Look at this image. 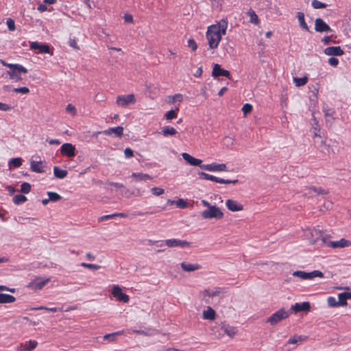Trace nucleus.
I'll list each match as a JSON object with an SVG mask.
<instances>
[{"mask_svg": "<svg viewBox=\"0 0 351 351\" xmlns=\"http://www.w3.org/2000/svg\"><path fill=\"white\" fill-rule=\"evenodd\" d=\"M112 295L116 298L119 301L127 303L129 302V296L123 293L121 287L118 285H113L112 288Z\"/></svg>", "mask_w": 351, "mask_h": 351, "instance_id": "obj_9", "label": "nucleus"}, {"mask_svg": "<svg viewBox=\"0 0 351 351\" xmlns=\"http://www.w3.org/2000/svg\"><path fill=\"white\" fill-rule=\"evenodd\" d=\"M306 280H311L314 278H323L324 274L319 270H314L311 272H306Z\"/></svg>", "mask_w": 351, "mask_h": 351, "instance_id": "obj_30", "label": "nucleus"}, {"mask_svg": "<svg viewBox=\"0 0 351 351\" xmlns=\"http://www.w3.org/2000/svg\"><path fill=\"white\" fill-rule=\"evenodd\" d=\"M47 195L49 198V200L53 202H58L62 199V197L55 192H47Z\"/></svg>", "mask_w": 351, "mask_h": 351, "instance_id": "obj_40", "label": "nucleus"}, {"mask_svg": "<svg viewBox=\"0 0 351 351\" xmlns=\"http://www.w3.org/2000/svg\"><path fill=\"white\" fill-rule=\"evenodd\" d=\"M42 161L36 162L34 160H32L30 162V168L31 170L34 172L36 173H43L44 172L43 167L42 166Z\"/></svg>", "mask_w": 351, "mask_h": 351, "instance_id": "obj_25", "label": "nucleus"}, {"mask_svg": "<svg viewBox=\"0 0 351 351\" xmlns=\"http://www.w3.org/2000/svg\"><path fill=\"white\" fill-rule=\"evenodd\" d=\"M247 14L250 18V23L255 24V25H258L259 23L258 17L257 14H256V12L253 10L250 9L248 10V12H247Z\"/></svg>", "mask_w": 351, "mask_h": 351, "instance_id": "obj_32", "label": "nucleus"}, {"mask_svg": "<svg viewBox=\"0 0 351 351\" xmlns=\"http://www.w3.org/2000/svg\"><path fill=\"white\" fill-rule=\"evenodd\" d=\"M324 53L326 56H341L344 54V51L340 46L326 47L324 49Z\"/></svg>", "mask_w": 351, "mask_h": 351, "instance_id": "obj_16", "label": "nucleus"}, {"mask_svg": "<svg viewBox=\"0 0 351 351\" xmlns=\"http://www.w3.org/2000/svg\"><path fill=\"white\" fill-rule=\"evenodd\" d=\"M15 298L11 295L0 293V304L12 303L15 302Z\"/></svg>", "mask_w": 351, "mask_h": 351, "instance_id": "obj_27", "label": "nucleus"}, {"mask_svg": "<svg viewBox=\"0 0 351 351\" xmlns=\"http://www.w3.org/2000/svg\"><path fill=\"white\" fill-rule=\"evenodd\" d=\"M315 30L317 32H332L330 26L326 24L324 21L320 18H317L315 21Z\"/></svg>", "mask_w": 351, "mask_h": 351, "instance_id": "obj_14", "label": "nucleus"}, {"mask_svg": "<svg viewBox=\"0 0 351 351\" xmlns=\"http://www.w3.org/2000/svg\"><path fill=\"white\" fill-rule=\"evenodd\" d=\"M60 153L69 158L74 157L75 156V147L71 143H64L60 148Z\"/></svg>", "mask_w": 351, "mask_h": 351, "instance_id": "obj_11", "label": "nucleus"}, {"mask_svg": "<svg viewBox=\"0 0 351 351\" xmlns=\"http://www.w3.org/2000/svg\"><path fill=\"white\" fill-rule=\"evenodd\" d=\"M69 43V45L71 47H73V48H74L75 49H80L78 45H77V42H76V40L75 39L70 40Z\"/></svg>", "mask_w": 351, "mask_h": 351, "instance_id": "obj_64", "label": "nucleus"}, {"mask_svg": "<svg viewBox=\"0 0 351 351\" xmlns=\"http://www.w3.org/2000/svg\"><path fill=\"white\" fill-rule=\"evenodd\" d=\"M309 190L317 193L318 195H327L328 193L327 190L321 187L312 186L309 188Z\"/></svg>", "mask_w": 351, "mask_h": 351, "instance_id": "obj_43", "label": "nucleus"}, {"mask_svg": "<svg viewBox=\"0 0 351 351\" xmlns=\"http://www.w3.org/2000/svg\"><path fill=\"white\" fill-rule=\"evenodd\" d=\"M326 121L329 123L330 125L332 124V117L328 112L325 111Z\"/></svg>", "mask_w": 351, "mask_h": 351, "instance_id": "obj_62", "label": "nucleus"}, {"mask_svg": "<svg viewBox=\"0 0 351 351\" xmlns=\"http://www.w3.org/2000/svg\"><path fill=\"white\" fill-rule=\"evenodd\" d=\"M202 317L204 319L213 321L216 318V312L212 307L207 306L202 313Z\"/></svg>", "mask_w": 351, "mask_h": 351, "instance_id": "obj_22", "label": "nucleus"}, {"mask_svg": "<svg viewBox=\"0 0 351 351\" xmlns=\"http://www.w3.org/2000/svg\"><path fill=\"white\" fill-rule=\"evenodd\" d=\"M27 201V197L23 195H16L13 197V202L19 205Z\"/></svg>", "mask_w": 351, "mask_h": 351, "instance_id": "obj_39", "label": "nucleus"}, {"mask_svg": "<svg viewBox=\"0 0 351 351\" xmlns=\"http://www.w3.org/2000/svg\"><path fill=\"white\" fill-rule=\"evenodd\" d=\"M22 193H29L31 191V185L28 182H23L22 184H21V190H20Z\"/></svg>", "mask_w": 351, "mask_h": 351, "instance_id": "obj_45", "label": "nucleus"}, {"mask_svg": "<svg viewBox=\"0 0 351 351\" xmlns=\"http://www.w3.org/2000/svg\"><path fill=\"white\" fill-rule=\"evenodd\" d=\"M182 156L183 159L190 165L192 166H197L200 169H202V167L204 165H202V160L198 158H195L193 156H191L188 153H182Z\"/></svg>", "mask_w": 351, "mask_h": 351, "instance_id": "obj_15", "label": "nucleus"}, {"mask_svg": "<svg viewBox=\"0 0 351 351\" xmlns=\"http://www.w3.org/2000/svg\"><path fill=\"white\" fill-rule=\"evenodd\" d=\"M131 177L133 178L136 182L152 179L149 175L142 173H132Z\"/></svg>", "mask_w": 351, "mask_h": 351, "instance_id": "obj_26", "label": "nucleus"}, {"mask_svg": "<svg viewBox=\"0 0 351 351\" xmlns=\"http://www.w3.org/2000/svg\"><path fill=\"white\" fill-rule=\"evenodd\" d=\"M202 169L208 171H227L226 165L224 163L216 164L211 163L208 165H204L202 167Z\"/></svg>", "mask_w": 351, "mask_h": 351, "instance_id": "obj_13", "label": "nucleus"}, {"mask_svg": "<svg viewBox=\"0 0 351 351\" xmlns=\"http://www.w3.org/2000/svg\"><path fill=\"white\" fill-rule=\"evenodd\" d=\"M293 82L297 87L304 86L308 82V77L304 76L303 77H293Z\"/></svg>", "mask_w": 351, "mask_h": 351, "instance_id": "obj_35", "label": "nucleus"}, {"mask_svg": "<svg viewBox=\"0 0 351 351\" xmlns=\"http://www.w3.org/2000/svg\"><path fill=\"white\" fill-rule=\"evenodd\" d=\"M176 116H177L176 110H170L165 114V117L167 120H171V119L176 118Z\"/></svg>", "mask_w": 351, "mask_h": 351, "instance_id": "obj_46", "label": "nucleus"}, {"mask_svg": "<svg viewBox=\"0 0 351 351\" xmlns=\"http://www.w3.org/2000/svg\"><path fill=\"white\" fill-rule=\"evenodd\" d=\"M151 191L156 196L161 195L165 193L164 189L159 187H153L151 189Z\"/></svg>", "mask_w": 351, "mask_h": 351, "instance_id": "obj_49", "label": "nucleus"}, {"mask_svg": "<svg viewBox=\"0 0 351 351\" xmlns=\"http://www.w3.org/2000/svg\"><path fill=\"white\" fill-rule=\"evenodd\" d=\"M307 339V337L306 336H297V335H294L293 337H291L287 341V343L289 344H296L299 341H304L305 339Z\"/></svg>", "mask_w": 351, "mask_h": 351, "instance_id": "obj_34", "label": "nucleus"}, {"mask_svg": "<svg viewBox=\"0 0 351 351\" xmlns=\"http://www.w3.org/2000/svg\"><path fill=\"white\" fill-rule=\"evenodd\" d=\"M9 165L10 166V168L12 167H19L22 165V159L21 158H12L9 162Z\"/></svg>", "mask_w": 351, "mask_h": 351, "instance_id": "obj_41", "label": "nucleus"}, {"mask_svg": "<svg viewBox=\"0 0 351 351\" xmlns=\"http://www.w3.org/2000/svg\"><path fill=\"white\" fill-rule=\"evenodd\" d=\"M53 173H54V176L57 178H60V179L64 178L67 176V173H68L67 171L63 170V169H60L58 167H55L53 168Z\"/></svg>", "mask_w": 351, "mask_h": 351, "instance_id": "obj_31", "label": "nucleus"}, {"mask_svg": "<svg viewBox=\"0 0 351 351\" xmlns=\"http://www.w3.org/2000/svg\"><path fill=\"white\" fill-rule=\"evenodd\" d=\"M28 343H29L28 346H24L23 344L21 343L20 345L19 349L21 350H23V351H32L34 349H35L38 345V343L36 341H32V340L29 341Z\"/></svg>", "mask_w": 351, "mask_h": 351, "instance_id": "obj_29", "label": "nucleus"}, {"mask_svg": "<svg viewBox=\"0 0 351 351\" xmlns=\"http://www.w3.org/2000/svg\"><path fill=\"white\" fill-rule=\"evenodd\" d=\"M328 304L330 307H337L340 306L338 300L334 297H329L327 300Z\"/></svg>", "mask_w": 351, "mask_h": 351, "instance_id": "obj_44", "label": "nucleus"}, {"mask_svg": "<svg viewBox=\"0 0 351 351\" xmlns=\"http://www.w3.org/2000/svg\"><path fill=\"white\" fill-rule=\"evenodd\" d=\"M12 109V107L8 104L0 102V110L8 111Z\"/></svg>", "mask_w": 351, "mask_h": 351, "instance_id": "obj_61", "label": "nucleus"}, {"mask_svg": "<svg viewBox=\"0 0 351 351\" xmlns=\"http://www.w3.org/2000/svg\"><path fill=\"white\" fill-rule=\"evenodd\" d=\"M223 293V290L218 287L215 290H210L208 289H204L199 292V296L202 300H204L206 303H208V300L206 299L208 298H214L215 296H218L221 293Z\"/></svg>", "mask_w": 351, "mask_h": 351, "instance_id": "obj_8", "label": "nucleus"}, {"mask_svg": "<svg viewBox=\"0 0 351 351\" xmlns=\"http://www.w3.org/2000/svg\"><path fill=\"white\" fill-rule=\"evenodd\" d=\"M297 16H298V21H299V23H300V27L302 29L308 32L309 31V28H308L307 24L305 22L304 13L301 12H299L297 14Z\"/></svg>", "mask_w": 351, "mask_h": 351, "instance_id": "obj_28", "label": "nucleus"}, {"mask_svg": "<svg viewBox=\"0 0 351 351\" xmlns=\"http://www.w3.org/2000/svg\"><path fill=\"white\" fill-rule=\"evenodd\" d=\"M165 245L169 247H179L182 248L189 247L191 243L185 240H180L178 239H169L165 241Z\"/></svg>", "mask_w": 351, "mask_h": 351, "instance_id": "obj_10", "label": "nucleus"}, {"mask_svg": "<svg viewBox=\"0 0 351 351\" xmlns=\"http://www.w3.org/2000/svg\"><path fill=\"white\" fill-rule=\"evenodd\" d=\"M13 91L16 93L25 95L29 93V89L27 87H21L14 88Z\"/></svg>", "mask_w": 351, "mask_h": 351, "instance_id": "obj_50", "label": "nucleus"}, {"mask_svg": "<svg viewBox=\"0 0 351 351\" xmlns=\"http://www.w3.org/2000/svg\"><path fill=\"white\" fill-rule=\"evenodd\" d=\"M312 6L315 9H321V8H325L326 7V5L322 2L317 1V0H313Z\"/></svg>", "mask_w": 351, "mask_h": 351, "instance_id": "obj_47", "label": "nucleus"}, {"mask_svg": "<svg viewBox=\"0 0 351 351\" xmlns=\"http://www.w3.org/2000/svg\"><path fill=\"white\" fill-rule=\"evenodd\" d=\"M6 24L8 25L9 30H10V31L15 30L16 27H15L14 21L12 19H8L7 20Z\"/></svg>", "mask_w": 351, "mask_h": 351, "instance_id": "obj_56", "label": "nucleus"}, {"mask_svg": "<svg viewBox=\"0 0 351 351\" xmlns=\"http://www.w3.org/2000/svg\"><path fill=\"white\" fill-rule=\"evenodd\" d=\"M32 49H38L41 53H50L49 46L47 44H41L38 42H32L30 43Z\"/></svg>", "mask_w": 351, "mask_h": 351, "instance_id": "obj_20", "label": "nucleus"}, {"mask_svg": "<svg viewBox=\"0 0 351 351\" xmlns=\"http://www.w3.org/2000/svg\"><path fill=\"white\" fill-rule=\"evenodd\" d=\"M197 174L199 176V178L202 180H210V181H213V182L220 183V184H231V183L236 184L238 182V180H225V179L219 178L215 177L214 176L208 174L203 171H199L197 173Z\"/></svg>", "mask_w": 351, "mask_h": 351, "instance_id": "obj_5", "label": "nucleus"}, {"mask_svg": "<svg viewBox=\"0 0 351 351\" xmlns=\"http://www.w3.org/2000/svg\"><path fill=\"white\" fill-rule=\"evenodd\" d=\"M338 302L339 306H346L347 305V298L345 294V292L341 293L338 295Z\"/></svg>", "mask_w": 351, "mask_h": 351, "instance_id": "obj_42", "label": "nucleus"}, {"mask_svg": "<svg viewBox=\"0 0 351 351\" xmlns=\"http://www.w3.org/2000/svg\"><path fill=\"white\" fill-rule=\"evenodd\" d=\"M306 236L310 243L318 245H326L328 239L330 238V235L317 228L308 230Z\"/></svg>", "mask_w": 351, "mask_h": 351, "instance_id": "obj_2", "label": "nucleus"}, {"mask_svg": "<svg viewBox=\"0 0 351 351\" xmlns=\"http://www.w3.org/2000/svg\"><path fill=\"white\" fill-rule=\"evenodd\" d=\"M328 62L330 65L332 66H337L339 64V60L337 58L335 57H331L328 59Z\"/></svg>", "mask_w": 351, "mask_h": 351, "instance_id": "obj_57", "label": "nucleus"}, {"mask_svg": "<svg viewBox=\"0 0 351 351\" xmlns=\"http://www.w3.org/2000/svg\"><path fill=\"white\" fill-rule=\"evenodd\" d=\"M295 277H298L302 280H306V272L304 271H295L292 274Z\"/></svg>", "mask_w": 351, "mask_h": 351, "instance_id": "obj_52", "label": "nucleus"}, {"mask_svg": "<svg viewBox=\"0 0 351 351\" xmlns=\"http://www.w3.org/2000/svg\"><path fill=\"white\" fill-rule=\"evenodd\" d=\"M136 101V97L134 94L118 96L116 99V104L121 107H126L129 105H133Z\"/></svg>", "mask_w": 351, "mask_h": 351, "instance_id": "obj_6", "label": "nucleus"}, {"mask_svg": "<svg viewBox=\"0 0 351 351\" xmlns=\"http://www.w3.org/2000/svg\"><path fill=\"white\" fill-rule=\"evenodd\" d=\"M242 110L243 112L244 116H246L252 110V106L250 104H245L243 105Z\"/></svg>", "mask_w": 351, "mask_h": 351, "instance_id": "obj_51", "label": "nucleus"}, {"mask_svg": "<svg viewBox=\"0 0 351 351\" xmlns=\"http://www.w3.org/2000/svg\"><path fill=\"white\" fill-rule=\"evenodd\" d=\"M66 111L67 112L71 113L73 116L76 114V109L75 106L72 104H68L66 107Z\"/></svg>", "mask_w": 351, "mask_h": 351, "instance_id": "obj_55", "label": "nucleus"}, {"mask_svg": "<svg viewBox=\"0 0 351 351\" xmlns=\"http://www.w3.org/2000/svg\"><path fill=\"white\" fill-rule=\"evenodd\" d=\"M10 69V70H16L18 69H21V71H23V73H26L27 72V70L26 68H25L23 66L19 64H9L8 63L7 66Z\"/></svg>", "mask_w": 351, "mask_h": 351, "instance_id": "obj_38", "label": "nucleus"}, {"mask_svg": "<svg viewBox=\"0 0 351 351\" xmlns=\"http://www.w3.org/2000/svg\"><path fill=\"white\" fill-rule=\"evenodd\" d=\"M21 73H23V71H21V69L7 71V74L10 76V78L16 81H21L22 80V77H21Z\"/></svg>", "mask_w": 351, "mask_h": 351, "instance_id": "obj_24", "label": "nucleus"}, {"mask_svg": "<svg viewBox=\"0 0 351 351\" xmlns=\"http://www.w3.org/2000/svg\"><path fill=\"white\" fill-rule=\"evenodd\" d=\"M222 330L230 337H233L237 333V328L232 326H223Z\"/></svg>", "mask_w": 351, "mask_h": 351, "instance_id": "obj_33", "label": "nucleus"}, {"mask_svg": "<svg viewBox=\"0 0 351 351\" xmlns=\"http://www.w3.org/2000/svg\"><path fill=\"white\" fill-rule=\"evenodd\" d=\"M177 133L178 132L176 130V129L170 126H165L162 131V134L165 136H167L168 135L173 136L176 135Z\"/></svg>", "mask_w": 351, "mask_h": 351, "instance_id": "obj_36", "label": "nucleus"}, {"mask_svg": "<svg viewBox=\"0 0 351 351\" xmlns=\"http://www.w3.org/2000/svg\"><path fill=\"white\" fill-rule=\"evenodd\" d=\"M10 69V70H16L18 69H21V71H23V73H26L27 72V70L26 68H25L23 66L19 64H9L8 63L7 66Z\"/></svg>", "mask_w": 351, "mask_h": 351, "instance_id": "obj_37", "label": "nucleus"}, {"mask_svg": "<svg viewBox=\"0 0 351 351\" xmlns=\"http://www.w3.org/2000/svg\"><path fill=\"white\" fill-rule=\"evenodd\" d=\"M212 75L213 77H217L219 76H224L230 78V73L228 70L222 69L219 64H215L213 66Z\"/></svg>", "mask_w": 351, "mask_h": 351, "instance_id": "obj_17", "label": "nucleus"}, {"mask_svg": "<svg viewBox=\"0 0 351 351\" xmlns=\"http://www.w3.org/2000/svg\"><path fill=\"white\" fill-rule=\"evenodd\" d=\"M172 100L171 102L174 103L176 101H182V95L181 94H176L171 97Z\"/></svg>", "mask_w": 351, "mask_h": 351, "instance_id": "obj_59", "label": "nucleus"}, {"mask_svg": "<svg viewBox=\"0 0 351 351\" xmlns=\"http://www.w3.org/2000/svg\"><path fill=\"white\" fill-rule=\"evenodd\" d=\"M119 334V332L112 333V334H107L104 336V339H109L110 341H113L115 339V337Z\"/></svg>", "mask_w": 351, "mask_h": 351, "instance_id": "obj_60", "label": "nucleus"}, {"mask_svg": "<svg viewBox=\"0 0 351 351\" xmlns=\"http://www.w3.org/2000/svg\"><path fill=\"white\" fill-rule=\"evenodd\" d=\"M351 245V242L348 240H346L344 239H341L338 241H330L329 239L328 240V243H326V246L332 247V248H338V247H348Z\"/></svg>", "mask_w": 351, "mask_h": 351, "instance_id": "obj_18", "label": "nucleus"}, {"mask_svg": "<svg viewBox=\"0 0 351 351\" xmlns=\"http://www.w3.org/2000/svg\"><path fill=\"white\" fill-rule=\"evenodd\" d=\"M188 47L191 48L193 51H195L197 49V45L194 39L191 38L188 40Z\"/></svg>", "mask_w": 351, "mask_h": 351, "instance_id": "obj_54", "label": "nucleus"}, {"mask_svg": "<svg viewBox=\"0 0 351 351\" xmlns=\"http://www.w3.org/2000/svg\"><path fill=\"white\" fill-rule=\"evenodd\" d=\"M227 27V19H223L217 22V24L212 25L208 27L206 38L210 49H215L218 47L222 36L225 35L226 33Z\"/></svg>", "mask_w": 351, "mask_h": 351, "instance_id": "obj_1", "label": "nucleus"}, {"mask_svg": "<svg viewBox=\"0 0 351 351\" xmlns=\"http://www.w3.org/2000/svg\"><path fill=\"white\" fill-rule=\"evenodd\" d=\"M180 267L184 271L186 272L194 271L201 268V265L198 263H189L186 262L181 263Z\"/></svg>", "mask_w": 351, "mask_h": 351, "instance_id": "obj_21", "label": "nucleus"}, {"mask_svg": "<svg viewBox=\"0 0 351 351\" xmlns=\"http://www.w3.org/2000/svg\"><path fill=\"white\" fill-rule=\"evenodd\" d=\"M124 154H125V158H132L134 156L133 151L130 148L125 149Z\"/></svg>", "mask_w": 351, "mask_h": 351, "instance_id": "obj_58", "label": "nucleus"}, {"mask_svg": "<svg viewBox=\"0 0 351 351\" xmlns=\"http://www.w3.org/2000/svg\"><path fill=\"white\" fill-rule=\"evenodd\" d=\"M125 23H133V17L130 14H125L123 16Z\"/></svg>", "mask_w": 351, "mask_h": 351, "instance_id": "obj_63", "label": "nucleus"}, {"mask_svg": "<svg viewBox=\"0 0 351 351\" xmlns=\"http://www.w3.org/2000/svg\"><path fill=\"white\" fill-rule=\"evenodd\" d=\"M311 305L308 302H304L302 303H296L291 306V310L295 313L308 312L310 311Z\"/></svg>", "mask_w": 351, "mask_h": 351, "instance_id": "obj_19", "label": "nucleus"}, {"mask_svg": "<svg viewBox=\"0 0 351 351\" xmlns=\"http://www.w3.org/2000/svg\"><path fill=\"white\" fill-rule=\"evenodd\" d=\"M202 204L207 208L206 210H204L201 213V216L204 219H221L223 217V213L222 210L217 206L211 205L206 200H202Z\"/></svg>", "mask_w": 351, "mask_h": 351, "instance_id": "obj_3", "label": "nucleus"}, {"mask_svg": "<svg viewBox=\"0 0 351 351\" xmlns=\"http://www.w3.org/2000/svg\"><path fill=\"white\" fill-rule=\"evenodd\" d=\"M226 206L231 212H241L244 209L242 204L232 199H227L226 202Z\"/></svg>", "mask_w": 351, "mask_h": 351, "instance_id": "obj_12", "label": "nucleus"}, {"mask_svg": "<svg viewBox=\"0 0 351 351\" xmlns=\"http://www.w3.org/2000/svg\"><path fill=\"white\" fill-rule=\"evenodd\" d=\"M290 313L285 308H280L279 311L273 313L267 319V323L271 326H275L282 320L286 319L289 317Z\"/></svg>", "mask_w": 351, "mask_h": 351, "instance_id": "obj_4", "label": "nucleus"}, {"mask_svg": "<svg viewBox=\"0 0 351 351\" xmlns=\"http://www.w3.org/2000/svg\"><path fill=\"white\" fill-rule=\"evenodd\" d=\"M81 266H82L85 268L93 269V270H98L101 267L99 265H97L86 263H81Z\"/></svg>", "mask_w": 351, "mask_h": 351, "instance_id": "obj_48", "label": "nucleus"}, {"mask_svg": "<svg viewBox=\"0 0 351 351\" xmlns=\"http://www.w3.org/2000/svg\"><path fill=\"white\" fill-rule=\"evenodd\" d=\"M176 205L180 208H185L188 206V203L183 199H179L176 202Z\"/></svg>", "mask_w": 351, "mask_h": 351, "instance_id": "obj_53", "label": "nucleus"}, {"mask_svg": "<svg viewBox=\"0 0 351 351\" xmlns=\"http://www.w3.org/2000/svg\"><path fill=\"white\" fill-rule=\"evenodd\" d=\"M114 134L117 137H121L123 134V128L118 126L117 128H110L106 130L103 131V134L105 135H110Z\"/></svg>", "mask_w": 351, "mask_h": 351, "instance_id": "obj_23", "label": "nucleus"}, {"mask_svg": "<svg viewBox=\"0 0 351 351\" xmlns=\"http://www.w3.org/2000/svg\"><path fill=\"white\" fill-rule=\"evenodd\" d=\"M50 281V278H43L41 277H36L34 280L29 282L27 287L36 291L42 289L44 286Z\"/></svg>", "mask_w": 351, "mask_h": 351, "instance_id": "obj_7", "label": "nucleus"}]
</instances>
